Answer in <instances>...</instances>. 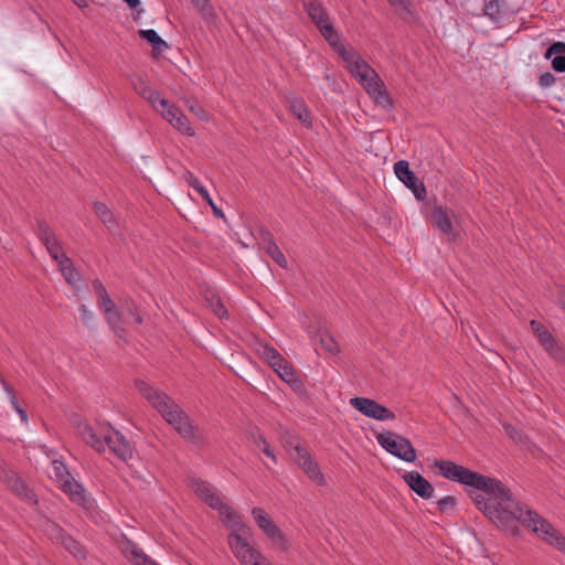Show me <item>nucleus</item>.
<instances>
[{
    "mask_svg": "<svg viewBox=\"0 0 565 565\" xmlns=\"http://www.w3.org/2000/svg\"><path fill=\"white\" fill-rule=\"evenodd\" d=\"M375 100V103L380 106H382L383 108H390L392 107V98L390 97L388 93L386 92L385 89V86L384 87H381L380 89H377L376 92H374L373 94H371Z\"/></svg>",
    "mask_w": 565,
    "mask_h": 565,
    "instance_id": "40",
    "label": "nucleus"
},
{
    "mask_svg": "<svg viewBox=\"0 0 565 565\" xmlns=\"http://www.w3.org/2000/svg\"><path fill=\"white\" fill-rule=\"evenodd\" d=\"M556 82V77L551 72H545L540 75L539 84L544 87H551Z\"/></svg>",
    "mask_w": 565,
    "mask_h": 565,
    "instance_id": "48",
    "label": "nucleus"
},
{
    "mask_svg": "<svg viewBox=\"0 0 565 565\" xmlns=\"http://www.w3.org/2000/svg\"><path fill=\"white\" fill-rule=\"evenodd\" d=\"M276 373L297 394L302 395L306 392L303 382L299 379L296 370L288 362L284 366H279V370H276Z\"/></svg>",
    "mask_w": 565,
    "mask_h": 565,
    "instance_id": "19",
    "label": "nucleus"
},
{
    "mask_svg": "<svg viewBox=\"0 0 565 565\" xmlns=\"http://www.w3.org/2000/svg\"><path fill=\"white\" fill-rule=\"evenodd\" d=\"M303 4L309 18L317 25L321 35L324 38V26L333 28V25L329 22V17L326 12V9L318 0H305Z\"/></svg>",
    "mask_w": 565,
    "mask_h": 565,
    "instance_id": "15",
    "label": "nucleus"
},
{
    "mask_svg": "<svg viewBox=\"0 0 565 565\" xmlns=\"http://www.w3.org/2000/svg\"><path fill=\"white\" fill-rule=\"evenodd\" d=\"M0 480L17 497L30 504H36V498L33 491L25 482L11 469L6 462H0Z\"/></svg>",
    "mask_w": 565,
    "mask_h": 565,
    "instance_id": "8",
    "label": "nucleus"
},
{
    "mask_svg": "<svg viewBox=\"0 0 565 565\" xmlns=\"http://www.w3.org/2000/svg\"><path fill=\"white\" fill-rule=\"evenodd\" d=\"M392 7L399 13L409 11V1L408 0H387Z\"/></svg>",
    "mask_w": 565,
    "mask_h": 565,
    "instance_id": "49",
    "label": "nucleus"
},
{
    "mask_svg": "<svg viewBox=\"0 0 565 565\" xmlns=\"http://www.w3.org/2000/svg\"><path fill=\"white\" fill-rule=\"evenodd\" d=\"M403 478L406 484L420 498L431 499L434 497V487L419 472L409 471Z\"/></svg>",
    "mask_w": 565,
    "mask_h": 565,
    "instance_id": "16",
    "label": "nucleus"
},
{
    "mask_svg": "<svg viewBox=\"0 0 565 565\" xmlns=\"http://www.w3.org/2000/svg\"><path fill=\"white\" fill-rule=\"evenodd\" d=\"M355 68L359 70L352 76L355 77L364 89L371 95L381 87H384L383 81L380 78L377 73L366 63L360 64Z\"/></svg>",
    "mask_w": 565,
    "mask_h": 565,
    "instance_id": "14",
    "label": "nucleus"
},
{
    "mask_svg": "<svg viewBox=\"0 0 565 565\" xmlns=\"http://www.w3.org/2000/svg\"><path fill=\"white\" fill-rule=\"evenodd\" d=\"M456 503V499L451 495H447L437 502L440 512H446L449 509H454Z\"/></svg>",
    "mask_w": 565,
    "mask_h": 565,
    "instance_id": "47",
    "label": "nucleus"
},
{
    "mask_svg": "<svg viewBox=\"0 0 565 565\" xmlns=\"http://www.w3.org/2000/svg\"><path fill=\"white\" fill-rule=\"evenodd\" d=\"M281 444L284 446V448L291 455L294 456H298L300 455L303 450H306V448H303L299 440H298V437L290 434V433H285L284 435H281Z\"/></svg>",
    "mask_w": 565,
    "mask_h": 565,
    "instance_id": "28",
    "label": "nucleus"
},
{
    "mask_svg": "<svg viewBox=\"0 0 565 565\" xmlns=\"http://www.w3.org/2000/svg\"><path fill=\"white\" fill-rule=\"evenodd\" d=\"M121 552L132 565H158L150 559L134 542L127 541L121 545Z\"/></svg>",
    "mask_w": 565,
    "mask_h": 565,
    "instance_id": "18",
    "label": "nucleus"
},
{
    "mask_svg": "<svg viewBox=\"0 0 565 565\" xmlns=\"http://www.w3.org/2000/svg\"><path fill=\"white\" fill-rule=\"evenodd\" d=\"M252 515L258 527L267 535L273 544L281 551L288 550V541L267 512L262 508H253Z\"/></svg>",
    "mask_w": 565,
    "mask_h": 565,
    "instance_id": "9",
    "label": "nucleus"
},
{
    "mask_svg": "<svg viewBox=\"0 0 565 565\" xmlns=\"http://www.w3.org/2000/svg\"><path fill=\"white\" fill-rule=\"evenodd\" d=\"M138 34L141 39L148 41L152 45V50L161 53L168 44L158 35L154 30H139Z\"/></svg>",
    "mask_w": 565,
    "mask_h": 565,
    "instance_id": "27",
    "label": "nucleus"
},
{
    "mask_svg": "<svg viewBox=\"0 0 565 565\" xmlns=\"http://www.w3.org/2000/svg\"><path fill=\"white\" fill-rule=\"evenodd\" d=\"M394 172L399 181H402L415 195L417 200H424L426 196V189L422 181L409 169V163L405 160H399L394 164Z\"/></svg>",
    "mask_w": 565,
    "mask_h": 565,
    "instance_id": "12",
    "label": "nucleus"
},
{
    "mask_svg": "<svg viewBox=\"0 0 565 565\" xmlns=\"http://www.w3.org/2000/svg\"><path fill=\"white\" fill-rule=\"evenodd\" d=\"M530 327L542 347H544L550 340L554 338L548 329L544 327L540 321L532 320L530 322Z\"/></svg>",
    "mask_w": 565,
    "mask_h": 565,
    "instance_id": "31",
    "label": "nucleus"
},
{
    "mask_svg": "<svg viewBox=\"0 0 565 565\" xmlns=\"http://www.w3.org/2000/svg\"><path fill=\"white\" fill-rule=\"evenodd\" d=\"M433 223L446 235L452 233V224L447 210L436 206L431 213Z\"/></svg>",
    "mask_w": 565,
    "mask_h": 565,
    "instance_id": "22",
    "label": "nucleus"
},
{
    "mask_svg": "<svg viewBox=\"0 0 565 565\" xmlns=\"http://www.w3.org/2000/svg\"><path fill=\"white\" fill-rule=\"evenodd\" d=\"M553 55H555L552 58L553 70L558 73L565 72V42L557 41L547 47L544 57L548 60Z\"/></svg>",
    "mask_w": 565,
    "mask_h": 565,
    "instance_id": "20",
    "label": "nucleus"
},
{
    "mask_svg": "<svg viewBox=\"0 0 565 565\" xmlns=\"http://www.w3.org/2000/svg\"><path fill=\"white\" fill-rule=\"evenodd\" d=\"M92 285H93V289H94V291L96 294V297H97L98 308L104 313L110 311V309L116 307L115 302L113 301V299L108 295L105 286L103 285V282L100 280L95 279V280H93Z\"/></svg>",
    "mask_w": 565,
    "mask_h": 565,
    "instance_id": "21",
    "label": "nucleus"
},
{
    "mask_svg": "<svg viewBox=\"0 0 565 565\" xmlns=\"http://www.w3.org/2000/svg\"><path fill=\"white\" fill-rule=\"evenodd\" d=\"M36 234L40 241L45 245V247L49 246L50 243L57 242L54 232L44 221H38Z\"/></svg>",
    "mask_w": 565,
    "mask_h": 565,
    "instance_id": "33",
    "label": "nucleus"
},
{
    "mask_svg": "<svg viewBox=\"0 0 565 565\" xmlns=\"http://www.w3.org/2000/svg\"><path fill=\"white\" fill-rule=\"evenodd\" d=\"M290 110L306 127L310 126L308 109L301 100H294L290 104Z\"/></svg>",
    "mask_w": 565,
    "mask_h": 565,
    "instance_id": "34",
    "label": "nucleus"
},
{
    "mask_svg": "<svg viewBox=\"0 0 565 565\" xmlns=\"http://www.w3.org/2000/svg\"><path fill=\"white\" fill-rule=\"evenodd\" d=\"M139 96L149 102L153 109H156L158 113L160 111V100H162L163 98H160V95L157 90L147 86L146 88H142V90H140Z\"/></svg>",
    "mask_w": 565,
    "mask_h": 565,
    "instance_id": "39",
    "label": "nucleus"
},
{
    "mask_svg": "<svg viewBox=\"0 0 565 565\" xmlns=\"http://www.w3.org/2000/svg\"><path fill=\"white\" fill-rule=\"evenodd\" d=\"M262 355L275 372L279 370V366H284L288 362L274 347L268 344L263 347Z\"/></svg>",
    "mask_w": 565,
    "mask_h": 565,
    "instance_id": "24",
    "label": "nucleus"
},
{
    "mask_svg": "<svg viewBox=\"0 0 565 565\" xmlns=\"http://www.w3.org/2000/svg\"><path fill=\"white\" fill-rule=\"evenodd\" d=\"M184 180L186 181V183L193 188L201 196L202 199L211 206L213 213L215 216L217 217H221V218H224V213L222 212L221 209H218L214 201L212 200V198L210 196L207 190L202 185V183L200 182V180L191 172V171H185L184 173Z\"/></svg>",
    "mask_w": 565,
    "mask_h": 565,
    "instance_id": "17",
    "label": "nucleus"
},
{
    "mask_svg": "<svg viewBox=\"0 0 565 565\" xmlns=\"http://www.w3.org/2000/svg\"><path fill=\"white\" fill-rule=\"evenodd\" d=\"M77 435L97 452H104L108 448L118 459L127 462L132 457V448L129 441L118 430L110 426L95 430L86 423L77 425Z\"/></svg>",
    "mask_w": 565,
    "mask_h": 565,
    "instance_id": "4",
    "label": "nucleus"
},
{
    "mask_svg": "<svg viewBox=\"0 0 565 565\" xmlns=\"http://www.w3.org/2000/svg\"><path fill=\"white\" fill-rule=\"evenodd\" d=\"M73 2H74L76 6L81 7V8H83V7H86V6H87L86 0H73Z\"/></svg>",
    "mask_w": 565,
    "mask_h": 565,
    "instance_id": "56",
    "label": "nucleus"
},
{
    "mask_svg": "<svg viewBox=\"0 0 565 565\" xmlns=\"http://www.w3.org/2000/svg\"><path fill=\"white\" fill-rule=\"evenodd\" d=\"M94 211L99 220L109 228L117 226L113 212L102 202L94 203Z\"/></svg>",
    "mask_w": 565,
    "mask_h": 565,
    "instance_id": "26",
    "label": "nucleus"
},
{
    "mask_svg": "<svg viewBox=\"0 0 565 565\" xmlns=\"http://www.w3.org/2000/svg\"><path fill=\"white\" fill-rule=\"evenodd\" d=\"M79 312H81L82 321L85 324H88L92 321V319H93V315L88 310L87 306L86 305H81L79 306Z\"/></svg>",
    "mask_w": 565,
    "mask_h": 565,
    "instance_id": "51",
    "label": "nucleus"
},
{
    "mask_svg": "<svg viewBox=\"0 0 565 565\" xmlns=\"http://www.w3.org/2000/svg\"><path fill=\"white\" fill-rule=\"evenodd\" d=\"M266 253L273 258L274 262H276L280 267L286 268L287 267V259L285 255L281 253L277 244H271L270 246H267Z\"/></svg>",
    "mask_w": 565,
    "mask_h": 565,
    "instance_id": "42",
    "label": "nucleus"
},
{
    "mask_svg": "<svg viewBox=\"0 0 565 565\" xmlns=\"http://www.w3.org/2000/svg\"><path fill=\"white\" fill-rule=\"evenodd\" d=\"M160 107L159 113L174 129L188 136L194 135L188 117L178 107L171 105L168 99L160 100Z\"/></svg>",
    "mask_w": 565,
    "mask_h": 565,
    "instance_id": "11",
    "label": "nucleus"
},
{
    "mask_svg": "<svg viewBox=\"0 0 565 565\" xmlns=\"http://www.w3.org/2000/svg\"><path fill=\"white\" fill-rule=\"evenodd\" d=\"M435 466L443 477L481 491L471 498L477 508L497 525L513 531L516 529L514 522L518 521L557 550L565 552V537L535 511L515 501L510 489L500 480L471 471L450 460H436Z\"/></svg>",
    "mask_w": 565,
    "mask_h": 565,
    "instance_id": "1",
    "label": "nucleus"
},
{
    "mask_svg": "<svg viewBox=\"0 0 565 565\" xmlns=\"http://www.w3.org/2000/svg\"><path fill=\"white\" fill-rule=\"evenodd\" d=\"M126 313L134 318L135 323H137V324L142 323V317L139 315L134 301L126 302Z\"/></svg>",
    "mask_w": 565,
    "mask_h": 565,
    "instance_id": "46",
    "label": "nucleus"
},
{
    "mask_svg": "<svg viewBox=\"0 0 565 565\" xmlns=\"http://www.w3.org/2000/svg\"><path fill=\"white\" fill-rule=\"evenodd\" d=\"M557 302L561 308L565 311V290H561L557 296Z\"/></svg>",
    "mask_w": 565,
    "mask_h": 565,
    "instance_id": "54",
    "label": "nucleus"
},
{
    "mask_svg": "<svg viewBox=\"0 0 565 565\" xmlns=\"http://www.w3.org/2000/svg\"><path fill=\"white\" fill-rule=\"evenodd\" d=\"M56 540L76 558H85V551L83 546L72 536L58 530Z\"/></svg>",
    "mask_w": 565,
    "mask_h": 565,
    "instance_id": "23",
    "label": "nucleus"
},
{
    "mask_svg": "<svg viewBox=\"0 0 565 565\" xmlns=\"http://www.w3.org/2000/svg\"><path fill=\"white\" fill-rule=\"evenodd\" d=\"M190 487L193 492L209 507L217 510L222 521L232 529L228 544L232 553L242 565H273L258 550L248 542L249 527L243 524L235 511L225 502L221 494L204 480L192 479Z\"/></svg>",
    "mask_w": 565,
    "mask_h": 565,
    "instance_id": "2",
    "label": "nucleus"
},
{
    "mask_svg": "<svg viewBox=\"0 0 565 565\" xmlns=\"http://www.w3.org/2000/svg\"><path fill=\"white\" fill-rule=\"evenodd\" d=\"M350 404L364 416L376 420H394L396 418L391 409L367 397H353L350 399Z\"/></svg>",
    "mask_w": 565,
    "mask_h": 565,
    "instance_id": "10",
    "label": "nucleus"
},
{
    "mask_svg": "<svg viewBox=\"0 0 565 565\" xmlns=\"http://www.w3.org/2000/svg\"><path fill=\"white\" fill-rule=\"evenodd\" d=\"M130 8H136L139 4V0H124Z\"/></svg>",
    "mask_w": 565,
    "mask_h": 565,
    "instance_id": "55",
    "label": "nucleus"
},
{
    "mask_svg": "<svg viewBox=\"0 0 565 565\" xmlns=\"http://www.w3.org/2000/svg\"><path fill=\"white\" fill-rule=\"evenodd\" d=\"M182 102L185 107L191 111L195 117L203 121H209V115L203 109V107L199 104V102L194 97L184 96L182 97Z\"/></svg>",
    "mask_w": 565,
    "mask_h": 565,
    "instance_id": "30",
    "label": "nucleus"
},
{
    "mask_svg": "<svg viewBox=\"0 0 565 565\" xmlns=\"http://www.w3.org/2000/svg\"><path fill=\"white\" fill-rule=\"evenodd\" d=\"M502 7L498 0H486L483 11L491 20L499 22L501 20Z\"/></svg>",
    "mask_w": 565,
    "mask_h": 565,
    "instance_id": "36",
    "label": "nucleus"
},
{
    "mask_svg": "<svg viewBox=\"0 0 565 565\" xmlns=\"http://www.w3.org/2000/svg\"><path fill=\"white\" fill-rule=\"evenodd\" d=\"M375 438L391 455L406 462L416 460V450L408 438L390 430L379 433Z\"/></svg>",
    "mask_w": 565,
    "mask_h": 565,
    "instance_id": "6",
    "label": "nucleus"
},
{
    "mask_svg": "<svg viewBox=\"0 0 565 565\" xmlns=\"http://www.w3.org/2000/svg\"><path fill=\"white\" fill-rule=\"evenodd\" d=\"M11 403L13 405V407L15 408V411L18 412V414L20 415L22 422H26L28 420V416H26V413L24 409H22L19 405H18V402L15 399L14 396L11 397Z\"/></svg>",
    "mask_w": 565,
    "mask_h": 565,
    "instance_id": "53",
    "label": "nucleus"
},
{
    "mask_svg": "<svg viewBox=\"0 0 565 565\" xmlns=\"http://www.w3.org/2000/svg\"><path fill=\"white\" fill-rule=\"evenodd\" d=\"M52 470L53 472L51 477L56 479L63 492L67 493L73 502L78 505L86 507L88 503V497L86 495L82 484L74 480L65 463L55 459L52 461Z\"/></svg>",
    "mask_w": 565,
    "mask_h": 565,
    "instance_id": "5",
    "label": "nucleus"
},
{
    "mask_svg": "<svg viewBox=\"0 0 565 565\" xmlns=\"http://www.w3.org/2000/svg\"><path fill=\"white\" fill-rule=\"evenodd\" d=\"M104 315L107 323L109 324L110 329L115 332V334L118 337H122V334L125 333V329L121 326L124 319L120 311L117 310L115 307L110 309V311L105 312Z\"/></svg>",
    "mask_w": 565,
    "mask_h": 565,
    "instance_id": "25",
    "label": "nucleus"
},
{
    "mask_svg": "<svg viewBox=\"0 0 565 565\" xmlns=\"http://www.w3.org/2000/svg\"><path fill=\"white\" fill-rule=\"evenodd\" d=\"M36 234L40 241L45 245V247L49 246L50 243L57 242L54 232L44 221H38Z\"/></svg>",
    "mask_w": 565,
    "mask_h": 565,
    "instance_id": "32",
    "label": "nucleus"
},
{
    "mask_svg": "<svg viewBox=\"0 0 565 565\" xmlns=\"http://www.w3.org/2000/svg\"><path fill=\"white\" fill-rule=\"evenodd\" d=\"M503 429H504L505 434L511 439H513L515 443L521 444V445H525L526 444L527 437L521 430L515 428L513 425L504 424L503 425Z\"/></svg>",
    "mask_w": 565,
    "mask_h": 565,
    "instance_id": "41",
    "label": "nucleus"
},
{
    "mask_svg": "<svg viewBox=\"0 0 565 565\" xmlns=\"http://www.w3.org/2000/svg\"><path fill=\"white\" fill-rule=\"evenodd\" d=\"M206 301L209 302V306L211 307L212 311L220 318H224L227 315V310L218 298L215 297V295H212V298L206 297Z\"/></svg>",
    "mask_w": 565,
    "mask_h": 565,
    "instance_id": "44",
    "label": "nucleus"
},
{
    "mask_svg": "<svg viewBox=\"0 0 565 565\" xmlns=\"http://www.w3.org/2000/svg\"><path fill=\"white\" fill-rule=\"evenodd\" d=\"M192 3L206 22L215 21L216 13L210 0H192Z\"/></svg>",
    "mask_w": 565,
    "mask_h": 565,
    "instance_id": "29",
    "label": "nucleus"
},
{
    "mask_svg": "<svg viewBox=\"0 0 565 565\" xmlns=\"http://www.w3.org/2000/svg\"><path fill=\"white\" fill-rule=\"evenodd\" d=\"M292 460L303 470L309 479L315 481L317 484L322 486L326 482L323 473L320 471L318 463L312 459L311 455L303 450L300 455L294 456Z\"/></svg>",
    "mask_w": 565,
    "mask_h": 565,
    "instance_id": "13",
    "label": "nucleus"
},
{
    "mask_svg": "<svg viewBox=\"0 0 565 565\" xmlns=\"http://www.w3.org/2000/svg\"><path fill=\"white\" fill-rule=\"evenodd\" d=\"M324 39L329 43V45L341 56V58L347 63V67L351 75L359 72L356 66L360 64H366L367 62L362 60L356 50L347 49L345 45L340 43L339 33L334 28L324 26Z\"/></svg>",
    "mask_w": 565,
    "mask_h": 565,
    "instance_id": "7",
    "label": "nucleus"
},
{
    "mask_svg": "<svg viewBox=\"0 0 565 565\" xmlns=\"http://www.w3.org/2000/svg\"><path fill=\"white\" fill-rule=\"evenodd\" d=\"M46 250L49 252L51 257L58 264V266L70 263V258L62 250V246L58 241L50 243V245L46 246Z\"/></svg>",
    "mask_w": 565,
    "mask_h": 565,
    "instance_id": "37",
    "label": "nucleus"
},
{
    "mask_svg": "<svg viewBox=\"0 0 565 565\" xmlns=\"http://www.w3.org/2000/svg\"><path fill=\"white\" fill-rule=\"evenodd\" d=\"M545 351L556 361L565 360V351L558 340L554 337L544 347Z\"/></svg>",
    "mask_w": 565,
    "mask_h": 565,
    "instance_id": "35",
    "label": "nucleus"
},
{
    "mask_svg": "<svg viewBox=\"0 0 565 565\" xmlns=\"http://www.w3.org/2000/svg\"><path fill=\"white\" fill-rule=\"evenodd\" d=\"M259 239L262 247L265 249V252L267 250V246L276 244L274 235L267 228L264 227L259 230Z\"/></svg>",
    "mask_w": 565,
    "mask_h": 565,
    "instance_id": "45",
    "label": "nucleus"
},
{
    "mask_svg": "<svg viewBox=\"0 0 565 565\" xmlns=\"http://www.w3.org/2000/svg\"><path fill=\"white\" fill-rule=\"evenodd\" d=\"M255 444L257 445V447H259L262 449L263 445H262V440H259V436L255 439Z\"/></svg>",
    "mask_w": 565,
    "mask_h": 565,
    "instance_id": "57",
    "label": "nucleus"
},
{
    "mask_svg": "<svg viewBox=\"0 0 565 565\" xmlns=\"http://www.w3.org/2000/svg\"><path fill=\"white\" fill-rule=\"evenodd\" d=\"M259 440H262V445H263V447H262V451H263L267 457L271 458V459H273V461L276 463V457H275V455L273 454V451H271V449H270V447H269V445H268L267 440L265 439V437H264V436H262V435H259Z\"/></svg>",
    "mask_w": 565,
    "mask_h": 565,
    "instance_id": "52",
    "label": "nucleus"
},
{
    "mask_svg": "<svg viewBox=\"0 0 565 565\" xmlns=\"http://www.w3.org/2000/svg\"><path fill=\"white\" fill-rule=\"evenodd\" d=\"M319 343L322 347V349H324L327 352L331 354H337L340 352V348L337 341L327 331L319 333Z\"/></svg>",
    "mask_w": 565,
    "mask_h": 565,
    "instance_id": "38",
    "label": "nucleus"
},
{
    "mask_svg": "<svg viewBox=\"0 0 565 565\" xmlns=\"http://www.w3.org/2000/svg\"><path fill=\"white\" fill-rule=\"evenodd\" d=\"M135 383L139 393L160 413L163 419L171 425L183 439L194 445H199L203 441V436L199 428L192 424L190 417L170 396L164 392L152 387L143 380H136Z\"/></svg>",
    "mask_w": 565,
    "mask_h": 565,
    "instance_id": "3",
    "label": "nucleus"
},
{
    "mask_svg": "<svg viewBox=\"0 0 565 565\" xmlns=\"http://www.w3.org/2000/svg\"><path fill=\"white\" fill-rule=\"evenodd\" d=\"M131 86H132L134 90L138 95H140V90H142V88H146L148 85L140 76H136L134 79H131Z\"/></svg>",
    "mask_w": 565,
    "mask_h": 565,
    "instance_id": "50",
    "label": "nucleus"
},
{
    "mask_svg": "<svg viewBox=\"0 0 565 565\" xmlns=\"http://www.w3.org/2000/svg\"><path fill=\"white\" fill-rule=\"evenodd\" d=\"M60 269L62 271L63 277L68 284H75L78 279V273L73 267L72 262L70 260L68 264H63L60 266Z\"/></svg>",
    "mask_w": 565,
    "mask_h": 565,
    "instance_id": "43",
    "label": "nucleus"
}]
</instances>
